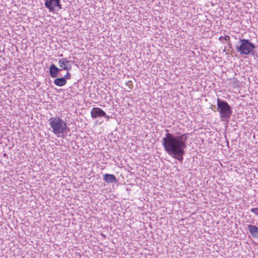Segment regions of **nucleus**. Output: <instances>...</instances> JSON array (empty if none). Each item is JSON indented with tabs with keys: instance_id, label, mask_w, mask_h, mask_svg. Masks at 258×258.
<instances>
[{
	"instance_id": "nucleus-1",
	"label": "nucleus",
	"mask_w": 258,
	"mask_h": 258,
	"mask_svg": "<svg viewBox=\"0 0 258 258\" xmlns=\"http://www.w3.org/2000/svg\"><path fill=\"white\" fill-rule=\"evenodd\" d=\"M166 131L167 133L165 137L163 138L161 141L164 150L168 155L182 163L183 155L185 154V149L186 148V142L188 138L189 133L175 136L169 133L168 130Z\"/></svg>"
},
{
	"instance_id": "nucleus-2",
	"label": "nucleus",
	"mask_w": 258,
	"mask_h": 258,
	"mask_svg": "<svg viewBox=\"0 0 258 258\" xmlns=\"http://www.w3.org/2000/svg\"><path fill=\"white\" fill-rule=\"evenodd\" d=\"M49 124L52 128V132L57 137H63L67 134V131H70L67 123L59 117H52L49 119Z\"/></svg>"
},
{
	"instance_id": "nucleus-3",
	"label": "nucleus",
	"mask_w": 258,
	"mask_h": 258,
	"mask_svg": "<svg viewBox=\"0 0 258 258\" xmlns=\"http://www.w3.org/2000/svg\"><path fill=\"white\" fill-rule=\"evenodd\" d=\"M217 111L220 114V117L222 121L228 122L232 113L231 106L227 102L218 98Z\"/></svg>"
},
{
	"instance_id": "nucleus-4",
	"label": "nucleus",
	"mask_w": 258,
	"mask_h": 258,
	"mask_svg": "<svg viewBox=\"0 0 258 258\" xmlns=\"http://www.w3.org/2000/svg\"><path fill=\"white\" fill-rule=\"evenodd\" d=\"M255 45L249 40L246 39H239L237 43L235 48L236 51L241 55L253 54V50L255 48Z\"/></svg>"
},
{
	"instance_id": "nucleus-5",
	"label": "nucleus",
	"mask_w": 258,
	"mask_h": 258,
	"mask_svg": "<svg viewBox=\"0 0 258 258\" xmlns=\"http://www.w3.org/2000/svg\"><path fill=\"white\" fill-rule=\"evenodd\" d=\"M44 5L49 12L51 13H54L56 9L57 10L62 9L60 0H45Z\"/></svg>"
},
{
	"instance_id": "nucleus-6",
	"label": "nucleus",
	"mask_w": 258,
	"mask_h": 258,
	"mask_svg": "<svg viewBox=\"0 0 258 258\" xmlns=\"http://www.w3.org/2000/svg\"><path fill=\"white\" fill-rule=\"evenodd\" d=\"M73 61L68 60L67 58H63L58 61V66L60 69L70 71L72 69V66L70 64L71 62H73Z\"/></svg>"
},
{
	"instance_id": "nucleus-7",
	"label": "nucleus",
	"mask_w": 258,
	"mask_h": 258,
	"mask_svg": "<svg viewBox=\"0 0 258 258\" xmlns=\"http://www.w3.org/2000/svg\"><path fill=\"white\" fill-rule=\"evenodd\" d=\"M91 116L93 118L106 116V113L100 108L93 107L91 110Z\"/></svg>"
},
{
	"instance_id": "nucleus-8",
	"label": "nucleus",
	"mask_w": 258,
	"mask_h": 258,
	"mask_svg": "<svg viewBox=\"0 0 258 258\" xmlns=\"http://www.w3.org/2000/svg\"><path fill=\"white\" fill-rule=\"evenodd\" d=\"M49 75L53 78H55L58 76H61V75L59 74L61 71V69L57 68L54 64H51L49 67Z\"/></svg>"
},
{
	"instance_id": "nucleus-9",
	"label": "nucleus",
	"mask_w": 258,
	"mask_h": 258,
	"mask_svg": "<svg viewBox=\"0 0 258 258\" xmlns=\"http://www.w3.org/2000/svg\"><path fill=\"white\" fill-rule=\"evenodd\" d=\"M103 180L108 184L115 183L117 182L116 176L111 174H104L103 175Z\"/></svg>"
},
{
	"instance_id": "nucleus-10",
	"label": "nucleus",
	"mask_w": 258,
	"mask_h": 258,
	"mask_svg": "<svg viewBox=\"0 0 258 258\" xmlns=\"http://www.w3.org/2000/svg\"><path fill=\"white\" fill-rule=\"evenodd\" d=\"M248 230L254 238H257L258 236V227L255 225H249L248 226Z\"/></svg>"
},
{
	"instance_id": "nucleus-11",
	"label": "nucleus",
	"mask_w": 258,
	"mask_h": 258,
	"mask_svg": "<svg viewBox=\"0 0 258 258\" xmlns=\"http://www.w3.org/2000/svg\"><path fill=\"white\" fill-rule=\"evenodd\" d=\"M61 77L56 78L54 80V84L57 86L61 87L67 84V80H65L64 78L63 77L60 76Z\"/></svg>"
},
{
	"instance_id": "nucleus-12",
	"label": "nucleus",
	"mask_w": 258,
	"mask_h": 258,
	"mask_svg": "<svg viewBox=\"0 0 258 258\" xmlns=\"http://www.w3.org/2000/svg\"><path fill=\"white\" fill-rule=\"evenodd\" d=\"M69 72V71H68L67 74L63 77L65 80H67V79H70L71 78V75Z\"/></svg>"
},
{
	"instance_id": "nucleus-13",
	"label": "nucleus",
	"mask_w": 258,
	"mask_h": 258,
	"mask_svg": "<svg viewBox=\"0 0 258 258\" xmlns=\"http://www.w3.org/2000/svg\"><path fill=\"white\" fill-rule=\"evenodd\" d=\"M250 211L256 215H258V208H252L250 209Z\"/></svg>"
},
{
	"instance_id": "nucleus-14",
	"label": "nucleus",
	"mask_w": 258,
	"mask_h": 258,
	"mask_svg": "<svg viewBox=\"0 0 258 258\" xmlns=\"http://www.w3.org/2000/svg\"><path fill=\"white\" fill-rule=\"evenodd\" d=\"M230 37L228 35H226L224 36V41H227V42H229V41H230Z\"/></svg>"
},
{
	"instance_id": "nucleus-15",
	"label": "nucleus",
	"mask_w": 258,
	"mask_h": 258,
	"mask_svg": "<svg viewBox=\"0 0 258 258\" xmlns=\"http://www.w3.org/2000/svg\"><path fill=\"white\" fill-rule=\"evenodd\" d=\"M219 40L222 43H223L224 41V37L223 36H220L219 38Z\"/></svg>"
},
{
	"instance_id": "nucleus-16",
	"label": "nucleus",
	"mask_w": 258,
	"mask_h": 258,
	"mask_svg": "<svg viewBox=\"0 0 258 258\" xmlns=\"http://www.w3.org/2000/svg\"><path fill=\"white\" fill-rule=\"evenodd\" d=\"M210 108H211L213 110H214L215 112L217 111V109H216V110H214V109H213L214 108H216V107H215V105H212L211 106V107H210Z\"/></svg>"
},
{
	"instance_id": "nucleus-17",
	"label": "nucleus",
	"mask_w": 258,
	"mask_h": 258,
	"mask_svg": "<svg viewBox=\"0 0 258 258\" xmlns=\"http://www.w3.org/2000/svg\"><path fill=\"white\" fill-rule=\"evenodd\" d=\"M228 45L229 46V47L230 48H232V45H231V42H230V41H229V42H228Z\"/></svg>"
},
{
	"instance_id": "nucleus-18",
	"label": "nucleus",
	"mask_w": 258,
	"mask_h": 258,
	"mask_svg": "<svg viewBox=\"0 0 258 258\" xmlns=\"http://www.w3.org/2000/svg\"><path fill=\"white\" fill-rule=\"evenodd\" d=\"M102 117H104L106 118L107 120L110 118L109 115H107V114H106V116H103Z\"/></svg>"
},
{
	"instance_id": "nucleus-19",
	"label": "nucleus",
	"mask_w": 258,
	"mask_h": 258,
	"mask_svg": "<svg viewBox=\"0 0 258 258\" xmlns=\"http://www.w3.org/2000/svg\"><path fill=\"white\" fill-rule=\"evenodd\" d=\"M6 155H7L6 154H4V156H6Z\"/></svg>"
}]
</instances>
